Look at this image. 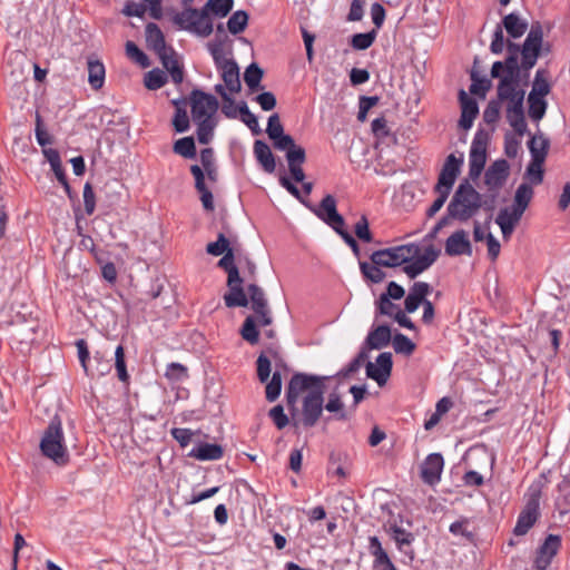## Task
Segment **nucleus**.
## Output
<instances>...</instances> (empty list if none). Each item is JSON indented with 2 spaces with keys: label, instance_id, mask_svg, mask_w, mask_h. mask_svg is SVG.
Here are the masks:
<instances>
[{
  "label": "nucleus",
  "instance_id": "obj_5",
  "mask_svg": "<svg viewBox=\"0 0 570 570\" xmlns=\"http://www.w3.org/2000/svg\"><path fill=\"white\" fill-rule=\"evenodd\" d=\"M40 451L43 456L52 460L59 466H65L70 461V455L65 444L62 422L58 414L51 417L48 426L43 431L40 441Z\"/></svg>",
  "mask_w": 570,
  "mask_h": 570
},
{
  "label": "nucleus",
  "instance_id": "obj_13",
  "mask_svg": "<svg viewBox=\"0 0 570 570\" xmlns=\"http://www.w3.org/2000/svg\"><path fill=\"white\" fill-rule=\"evenodd\" d=\"M510 175V164L508 160L501 158L494 160L485 170L484 183L489 190L492 191V202L498 195V191L504 186Z\"/></svg>",
  "mask_w": 570,
  "mask_h": 570
},
{
  "label": "nucleus",
  "instance_id": "obj_25",
  "mask_svg": "<svg viewBox=\"0 0 570 570\" xmlns=\"http://www.w3.org/2000/svg\"><path fill=\"white\" fill-rule=\"evenodd\" d=\"M432 292V286L425 282H415L410 288V293L404 301V308L407 314L414 313L428 298Z\"/></svg>",
  "mask_w": 570,
  "mask_h": 570
},
{
  "label": "nucleus",
  "instance_id": "obj_2",
  "mask_svg": "<svg viewBox=\"0 0 570 570\" xmlns=\"http://www.w3.org/2000/svg\"><path fill=\"white\" fill-rule=\"evenodd\" d=\"M234 0H208L202 9L188 7L173 17V22L180 30L189 31L198 37L206 38L214 31L210 13L225 18L233 10Z\"/></svg>",
  "mask_w": 570,
  "mask_h": 570
},
{
  "label": "nucleus",
  "instance_id": "obj_62",
  "mask_svg": "<svg viewBox=\"0 0 570 570\" xmlns=\"http://www.w3.org/2000/svg\"><path fill=\"white\" fill-rule=\"evenodd\" d=\"M165 377L169 382H181L188 377V370L185 365L180 363H169L166 367Z\"/></svg>",
  "mask_w": 570,
  "mask_h": 570
},
{
  "label": "nucleus",
  "instance_id": "obj_1",
  "mask_svg": "<svg viewBox=\"0 0 570 570\" xmlns=\"http://www.w3.org/2000/svg\"><path fill=\"white\" fill-rule=\"evenodd\" d=\"M330 376L296 372L286 389V406L294 428L309 429L316 425L323 413L325 382Z\"/></svg>",
  "mask_w": 570,
  "mask_h": 570
},
{
  "label": "nucleus",
  "instance_id": "obj_59",
  "mask_svg": "<svg viewBox=\"0 0 570 570\" xmlns=\"http://www.w3.org/2000/svg\"><path fill=\"white\" fill-rule=\"evenodd\" d=\"M522 215H523L522 213H520L519 210H517L512 207H511V209L505 207V208L500 209V212L495 218V223L499 226L515 227L519 224Z\"/></svg>",
  "mask_w": 570,
  "mask_h": 570
},
{
  "label": "nucleus",
  "instance_id": "obj_23",
  "mask_svg": "<svg viewBox=\"0 0 570 570\" xmlns=\"http://www.w3.org/2000/svg\"><path fill=\"white\" fill-rule=\"evenodd\" d=\"M459 102L461 107L459 127L468 131L472 128L473 121L479 115V105L478 101L470 97L463 89L459 91Z\"/></svg>",
  "mask_w": 570,
  "mask_h": 570
},
{
  "label": "nucleus",
  "instance_id": "obj_60",
  "mask_svg": "<svg viewBox=\"0 0 570 570\" xmlns=\"http://www.w3.org/2000/svg\"><path fill=\"white\" fill-rule=\"evenodd\" d=\"M125 48L128 58H130L137 65L142 68L150 66L148 56L134 41H127Z\"/></svg>",
  "mask_w": 570,
  "mask_h": 570
},
{
  "label": "nucleus",
  "instance_id": "obj_40",
  "mask_svg": "<svg viewBox=\"0 0 570 570\" xmlns=\"http://www.w3.org/2000/svg\"><path fill=\"white\" fill-rule=\"evenodd\" d=\"M105 66L99 60H88V82L92 89L98 90L105 83Z\"/></svg>",
  "mask_w": 570,
  "mask_h": 570
},
{
  "label": "nucleus",
  "instance_id": "obj_24",
  "mask_svg": "<svg viewBox=\"0 0 570 570\" xmlns=\"http://www.w3.org/2000/svg\"><path fill=\"white\" fill-rule=\"evenodd\" d=\"M524 45V58H531L533 62H537L541 56V50L543 46V29L539 21H535L531 24V28L527 35V38L523 41Z\"/></svg>",
  "mask_w": 570,
  "mask_h": 570
},
{
  "label": "nucleus",
  "instance_id": "obj_50",
  "mask_svg": "<svg viewBox=\"0 0 570 570\" xmlns=\"http://www.w3.org/2000/svg\"><path fill=\"white\" fill-rule=\"evenodd\" d=\"M237 110L240 117V120L252 130L254 135H261L262 129L258 124L257 117L249 110L247 104L245 101H240L237 105Z\"/></svg>",
  "mask_w": 570,
  "mask_h": 570
},
{
  "label": "nucleus",
  "instance_id": "obj_4",
  "mask_svg": "<svg viewBox=\"0 0 570 570\" xmlns=\"http://www.w3.org/2000/svg\"><path fill=\"white\" fill-rule=\"evenodd\" d=\"M483 206L482 195L468 181H462L448 205V215L455 220L466 222Z\"/></svg>",
  "mask_w": 570,
  "mask_h": 570
},
{
  "label": "nucleus",
  "instance_id": "obj_18",
  "mask_svg": "<svg viewBox=\"0 0 570 570\" xmlns=\"http://www.w3.org/2000/svg\"><path fill=\"white\" fill-rule=\"evenodd\" d=\"M463 165V156L456 157L454 154H450L443 164V167L439 174L436 189L441 187L451 189L453 188L455 180L461 171Z\"/></svg>",
  "mask_w": 570,
  "mask_h": 570
},
{
  "label": "nucleus",
  "instance_id": "obj_63",
  "mask_svg": "<svg viewBox=\"0 0 570 570\" xmlns=\"http://www.w3.org/2000/svg\"><path fill=\"white\" fill-rule=\"evenodd\" d=\"M171 125L177 134L186 132L190 128V120L186 108H176Z\"/></svg>",
  "mask_w": 570,
  "mask_h": 570
},
{
  "label": "nucleus",
  "instance_id": "obj_38",
  "mask_svg": "<svg viewBox=\"0 0 570 570\" xmlns=\"http://www.w3.org/2000/svg\"><path fill=\"white\" fill-rule=\"evenodd\" d=\"M548 109V101L546 97L528 95V115L532 121L539 122L546 115Z\"/></svg>",
  "mask_w": 570,
  "mask_h": 570
},
{
  "label": "nucleus",
  "instance_id": "obj_10",
  "mask_svg": "<svg viewBox=\"0 0 570 570\" xmlns=\"http://www.w3.org/2000/svg\"><path fill=\"white\" fill-rule=\"evenodd\" d=\"M489 141L490 132L479 127L473 137L469 154V177L473 180L479 178L484 170Z\"/></svg>",
  "mask_w": 570,
  "mask_h": 570
},
{
  "label": "nucleus",
  "instance_id": "obj_42",
  "mask_svg": "<svg viewBox=\"0 0 570 570\" xmlns=\"http://www.w3.org/2000/svg\"><path fill=\"white\" fill-rule=\"evenodd\" d=\"M264 77V70L256 63L252 62L244 72V81L250 92L263 89L261 82Z\"/></svg>",
  "mask_w": 570,
  "mask_h": 570
},
{
  "label": "nucleus",
  "instance_id": "obj_16",
  "mask_svg": "<svg viewBox=\"0 0 570 570\" xmlns=\"http://www.w3.org/2000/svg\"><path fill=\"white\" fill-rule=\"evenodd\" d=\"M216 69L220 72V77L232 94H238L242 89L239 79V67L234 59H227L219 56L217 61H214Z\"/></svg>",
  "mask_w": 570,
  "mask_h": 570
},
{
  "label": "nucleus",
  "instance_id": "obj_64",
  "mask_svg": "<svg viewBox=\"0 0 570 570\" xmlns=\"http://www.w3.org/2000/svg\"><path fill=\"white\" fill-rule=\"evenodd\" d=\"M400 309L399 305L394 304L391 298L385 295H380L375 301V314L394 317L395 312Z\"/></svg>",
  "mask_w": 570,
  "mask_h": 570
},
{
  "label": "nucleus",
  "instance_id": "obj_44",
  "mask_svg": "<svg viewBox=\"0 0 570 570\" xmlns=\"http://www.w3.org/2000/svg\"><path fill=\"white\" fill-rule=\"evenodd\" d=\"M383 266H379L375 263L360 262V271L365 281L372 284H379L386 277L385 272L382 269Z\"/></svg>",
  "mask_w": 570,
  "mask_h": 570
},
{
  "label": "nucleus",
  "instance_id": "obj_30",
  "mask_svg": "<svg viewBox=\"0 0 570 570\" xmlns=\"http://www.w3.org/2000/svg\"><path fill=\"white\" fill-rule=\"evenodd\" d=\"M163 67L169 72L171 80L180 85L184 80V66L179 62L177 52L169 46V50L158 56Z\"/></svg>",
  "mask_w": 570,
  "mask_h": 570
},
{
  "label": "nucleus",
  "instance_id": "obj_37",
  "mask_svg": "<svg viewBox=\"0 0 570 570\" xmlns=\"http://www.w3.org/2000/svg\"><path fill=\"white\" fill-rule=\"evenodd\" d=\"M173 153L185 158L194 159L197 156V148L193 136L181 137L174 141Z\"/></svg>",
  "mask_w": 570,
  "mask_h": 570
},
{
  "label": "nucleus",
  "instance_id": "obj_35",
  "mask_svg": "<svg viewBox=\"0 0 570 570\" xmlns=\"http://www.w3.org/2000/svg\"><path fill=\"white\" fill-rule=\"evenodd\" d=\"M471 519L468 517H460V519L452 522L449 527V531L454 537H462L468 543H475L476 533L470 529Z\"/></svg>",
  "mask_w": 570,
  "mask_h": 570
},
{
  "label": "nucleus",
  "instance_id": "obj_9",
  "mask_svg": "<svg viewBox=\"0 0 570 570\" xmlns=\"http://www.w3.org/2000/svg\"><path fill=\"white\" fill-rule=\"evenodd\" d=\"M542 484L538 482L530 484L525 493V504L518 515L513 533L515 535H524L535 524L540 518V499L542 495Z\"/></svg>",
  "mask_w": 570,
  "mask_h": 570
},
{
  "label": "nucleus",
  "instance_id": "obj_27",
  "mask_svg": "<svg viewBox=\"0 0 570 570\" xmlns=\"http://www.w3.org/2000/svg\"><path fill=\"white\" fill-rule=\"evenodd\" d=\"M243 283L244 281L240 276L232 283L227 279L228 292L224 295V302L228 308L246 307L248 305L249 299L244 291Z\"/></svg>",
  "mask_w": 570,
  "mask_h": 570
},
{
  "label": "nucleus",
  "instance_id": "obj_7",
  "mask_svg": "<svg viewBox=\"0 0 570 570\" xmlns=\"http://www.w3.org/2000/svg\"><path fill=\"white\" fill-rule=\"evenodd\" d=\"M528 148L531 155V161L525 169V178L530 185H540L544 178L543 165L550 149V139L543 134L530 135Z\"/></svg>",
  "mask_w": 570,
  "mask_h": 570
},
{
  "label": "nucleus",
  "instance_id": "obj_56",
  "mask_svg": "<svg viewBox=\"0 0 570 570\" xmlns=\"http://www.w3.org/2000/svg\"><path fill=\"white\" fill-rule=\"evenodd\" d=\"M393 348L396 354L410 356L414 353L416 345L406 335L396 333L393 338Z\"/></svg>",
  "mask_w": 570,
  "mask_h": 570
},
{
  "label": "nucleus",
  "instance_id": "obj_51",
  "mask_svg": "<svg viewBox=\"0 0 570 570\" xmlns=\"http://www.w3.org/2000/svg\"><path fill=\"white\" fill-rule=\"evenodd\" d=\"M249 16L245 10L235 11L227 21L228 31L232 35L242 33L248 24Z\"/></svg>",
  "mask_w": 570,
  "mask_h": 570
},
{
  "label": "nucleus",
  "instance_id": "obj_41",
  "mask_svg": "<svg viewBox=\"0 0 570 570\" xmlns=\"http://www.w3.org/2000/svg\"><path fill=\"white\" fill-rule=\"evenodd\" d=\"M533 188L530 184L522 183L515 190L512 208L519 210L520 213H524L528 208L532 197H533Z\"/></svg>",
  "mask_w": 570,
  "mask_h": 570
},
{
  "label": "nucleus",
  "instance_id": "obj_19",
  "mask_svg": "<svg viewBox=\"0 0 570 570\" xmlns=\"http://www.w3.org/2000/svg\"><path fill=\"white\" fill-rule=\"evenodd\" d=\"M440 254L441 250L439 248H435L433 245H429L425 247L423 254H417L416 259L411 264L404 265L402 271L409 276V278L413 279L433 265Z\"/></svg>",
  "mask_w": 570,
  "mask_h": 570
},
{
  "label": "nucleus",
  "instance_id": "obj_45",
  "mask_svg": "<svg viewBox=\"0 0 570 570\" xmlns=\"http://www.w3.org/2000/svg\"><path fill=\"white\" fill-rule=\"evenodd\" d=\"M549 71L547 69L540 68L537 70L532 89L529 94H534V96L546 97L551 91V83L548 80Z\"/></svg>",
  "mask_w": 570,
  "mask_h": 570
},
{
  "label": "nucleus",
  "instance_id": "obj_34",
  "mask_svg": "<svg viewBox=\"0 0 570 570\" xmlns=\"http://www.w3.org/2000/svg\"><path fill=\"white\" fill-rule=\"evenodd\" d=\"M254 155L266 173L272 174L275 171V156L264 140H255Z\"/></svg>",
  "mask_w": 570,
  "mask_h": 570
},
{
  "label": "nucleus",
  "instance_id": "obj_52",
  "mask_svg": "<svg viewBox=\"0 0 570 570\" xmlns=\"http://www.w3.org/2000/svg\"><path fill=\"white\" fill-rule=\"evenodd\" d=\"M168 77L165 71L155 68L148 71L144 78V85L148 90H157L167 83Z\"/></svg>",
  "mask_w": 570,
  "mask_h": 570
},
{
  "label": "nucleus",
  "instance_id": "obj_6",
  "mask_svg": "<svg viewBox=\"0 0 570 570\" xmlns=\"http://www.w3.org/2000/svg\"><path fill=\"white\" fill-rule=\"evenodd\" d=\"M281 185L294 197H296L305 207H307L317 218L324 222L331 228L341 226L344 217L337 212V203L333 195L327 194L323 197L318 205H314L302 197L297 186L292 180L282 176Z\"/></svg>",
  "mask_w": 570,
  "mask_h": 570
},
{
  "label": "nucleus",
  "instance_id": "obj_8",
  "mask_svg": "<svg viewBox=\"0 0 570 570\" xmlns=\"http://www.w3.org/2000/svg\"><path fill=\"white\" fill-rule=\"evenodd\" d=\"M528 27V21L522 19L517 12L505 14L501 22L494 28L490 51L494 55H501L503 52L505 46L503 29L507 31L510 39H519L527 32Z\"/></svg>",
  "mask_w": 570,
  "mask_h": 570
},
{
  "label": "nucleus",
  "instance_id": "obj_54",
  "mask_svg": "<svg viewBox=\"0 0 570 570\" xmlns=\"http://www.w3.org/2000/svg\"><path fill=\"white\" fill-rule=\"evenodd\" d=\"M233 249L232 242L224 233H219L215 242H210L206 245V253L212 256H220L223 253H227Z\"/></svg>",
  "mask_w": 570,
  "mask_h": 570
},
{
  "label": "nucleus",
  "instance_id": "obj_49",
  "mask_svg": "<svg viewBox=\"0 0 570 570\" xmlns=\"http://www.w3.org/2000/svg\"><path fill=\"white\" fill-rule=\"evenodd\" d=\"M217 266L227 273V279H229L230 283L238 279V276H240L239 269L235 265L234 249L223 253V257L218 261Z\"/></svg>",
  "mask_w": 570,
  "mask_h": 570
},
{
  "label": "nucleus",
  "instance_id": "obj_26",
  "mask_svg": "<svg viewBox=\"0 0 570 570\" xmlns=\"http://www.w3.org/2000/svg\"><path fill=\"white\" fill-rule=\"evenodd\" d=\"M397 252H401V249H397L394 246L377 249L370 255V259L372 263H375L379 266H384L389 268H394L402 265L404 266V264L407 263V258L400 256Z\"/></svg>",
  "mask_w": 570,
  "mask_h": 570
},
{
  "label": "nucleus",
  "instance_id": "obj_28",
  "mask_svg": "<svg viewBox=\"0 0 570 570\" xmlns=\"http://www.w3.org/2000/svg\"><path fill=\"white\" fill-rule=\"evenodd\" d=\"M145 40L147 48L153 50L157 56L169 50V46L166 45L164 32L155 22H148L146 24Z\"/></svg>",
  "mask_w": 570,
  "mask_h": 570
},
{
  "label": "nucleus",
  "instance_id": "obj_57",
  "mask_svg": "<svg viewBox=\"0 0 570 570\" xmlns=\"http://www.w3.org/2000/svg\"><path fill=\"white\" fill-rule=\"evenodd\" d=\"M247 292L252 302V309L254 312H262V308H265L267 305V299L265 297V293L262 287L256 284H249L247 286Z\"/></svg>",
  "mask_w": 570,
  "mask_h": 570
},
{
  "label": "nucleus",
  "instance_id": "obj_14",
  "mask_svg": "<svg viewBox=\"0 0 570 570\" xmlns=\"http://www.w3.org/2000/svg\"><path fill=\"white\" fill-rule=\"evenodd\" d=\"M537 62L528 63V68H533ZM524 69L523 65V57L520 58L518 56L507 55L505 59L503 61H494L490 75L491 78L495 79H510L513 81V76H518L519 70Z\"/></svg>",
  "mask_w": 570,
  "mask_h": 570
},
{
  "label": "nucleus",
  "instance_id": "obj_11",
  "mask_svg": "<svg viewBox=\"0 0 570 570\" xmlns=\"http://www.w3.org/2000/svg\"><path fill=\"white\" fill-rule=\"evenodd\" d=\"M257 379L262 383H266L265 397L268 402L276 401L282 392V375L278 371H275L271 376V360L261 353L256 360Z\"/></svg>",
  "mask_w": 570,
  "mask_h": 570
},
{
  "label": "nucleus",
  "instance_id": "obj_32",
  "mask_svg": "<svg viewBox=\"0 0 570 570\" xmlns=\"http://www.w3.org/2000/svg\"><path fill=\"white\" fill-rule=\"evenodd\" d=\"M188 456L198 461H216L224 456V448L217 443L199 442L191 449Z\"/></svg>",
  "mask_w": 570,
  "mask_h": 570
},
{
  "label": "nucleus",
  "instance_id": "obj_22",
  "mask_svg": "<svg viewBox=\"0 0 570 570\" xmlns=\"http://www.w3.org/2000/svg\"><path fill=\"white\" fill-rule=\"evenodd\" d=\"M444 253L446 256H471L472 244L469 239L468 233L464 229H458L452 233L445 240Z\"/></svg>",
  "mask_w": 570,
  "mask_h": 570
},
{
  "label": "nucleus",
  "instance_id": "obj_3",
  "mask_svg": "<svg viewBox=\"0 0 570 570\" xmlns=\"http://www.w3.org/2000/svg\"><path fill=\"white\" fill-rule=\"evenodd\" d=\"M10 327L9 340L12 348L27 355L31 351L32 344L37 341L40 322L31 314L17 312L7 322Z\"/></svg>",
  "mask_w": 570,
  "mask_h": 570
},
{
  "label": "nucleus",
  "instance_id": "obj_39",
  "mask_svg": "<svg viewBox=\"0 0 570 570\" xmlns=\"http://www.w3.org/2000/svg\"><path fill=\"white\" fill-rule=\"evenodd\" d=\"M227 40L228 36L226 35L224 23L220 22L216 26L215 38L207 43V49L214 61H217L219 56H224V46Z\"/></svg>",
  "mask_w": 570,
  "mask_h": 570
},
{
  "label": "nucleus",
  "instance_id": "obj_46",
  "mask_svg": "<svg viewBox=\"0 0 570 570\" xmlns=\"http://www.w3.org/2000/svg\"><path fill=\"white\" fill-rule=\"evenodd\" d=\"M472 83L470 86V92L480 98H485L487 92L492 87V81L485 76H480L476 70L471 71Z\"/></svg>",
  "mask_w": 570,
  "mask_h": 570
},
{
  "label": "nucleus",
  "instance_id": "obj_58",
  "mask_svg": "<svg viewBox=\"0 0 570 570\" xmlns=\"http://www.w3.org/2000/svg\"><path fill=\"white\" fill-rule=\"evenodd\" d=\"M327 410L328 412L335 413V419L338 421H346L347 414L344 411V404L341 400V396L336 392H332L328 395V401L325 405H323V409Z\"/></svg>",
  "mask_w": 570,
  "mask_h": 570
},
{
  "label": "nucleus",
  "instance_id": "obj_31",
  "mask_svg": "<svg viewBox=\"0 0 570 570\" xmlns=\"http://www.w3.org/2000/svg\"><path fill=\"white\" fill-rule=\"evenodd\" d=\"M189 170L195 179V188L200 194L203 207L208 212L214 210V196L204 181L203 169L199 167V165L195 164L189 167Z\"/></svg>",
  "mask_w": 570,
  "mask_h": 570
},
{
  "label": "nucleus",
  "instance_id": "obj_53",
  "mask_svg": "<svg viewBox=\"0 0 570 570\" xmlns=\"http://www.w3.org/2000/svg\"><path fill=\"white\" fill-rule=\"evenodd\" d=\"M271 140L273 141L275 149L286 151V155H289L292 151H305L302 146L295 144V140L291 135L285 132Z\"/></svg>",
  "mask_w": 570,
  "mask_h": 570
},
{
  "label": "nucleus",
  "instance_id": "obj_12",
  "mask_svg": "<svg viewBox=\"0 0 570 570\" xmlns=\"http://www.w3.org/2000/svg\"><path fill=\"white\" fill-rule=\"evenodd\" d=\"M193 120L215 117L219 102L218 99L202 89H193L189 95Z\"/></svg>",
  "mask_w": 570,
  "mask_h": 570
},
{
  "label": "nucleus",
  "instance_id": "obj_36",
  "mask_svg": "<svg viewBox=\"0 0 570 570\" xmlns=\"http://www.w3.org/2000/svg\"><path fill=\"white\" fill-rule=\"evenodd\" d=\"M286 159L294 181L303 183L305 179V173L302 166L306 160V151H292L289 155H286Z\"/></svg>",
  "mask_w": 570,
  "mask_h": 570
},
{
  "label": "nucleus",
  "instance_id": "obj_55",
  "mask_svg": "<svg viewBox=\"0 0 570 570\" xmlns=\"http://www.w3.org/2000/svg\"><path fill=\"white\" fill-rule=\"evenodd\" d=\"M115 367L119 381L128 384L130 376L127 372L126 354L122 344H119L115 350Z\"/></svg>",
  "mask_w": 570,
  "mask_h": 570
},
{
  "label": "nucleus",
  "instance_id": "obj_15",
  "mask_svg": "<svg viewBox=\"0 0 570 570\" xmlns=\"http://www.w3.org/2000/svg\"><path fill=\"white\" fill-rule=\"evenodd\" d=\"M560 548L561 537L558 534H548L535 552L533 568L535 570H547Z\"/></svg>",
  "mask_w": 570,
  "mask_h": 570
},
{
  "label": "nucleus",
  "instance_id": "obj_21",
  "mask_svg": "<svg viewBox=\"0 0 570 570\" xmlns=\"http://www.w3.org/2000/svg\"><path fill=\"white\" fill-rule=\"evenodd\" d=\"M444 466V459L441 453H430L421 465V479L429 485L440 482Z\"/></svg>",
  "mask_w": 570,
  "mask_h": 570
},
{
  "label": "nucleus",
  "instance_id": "obj_17",
  "mask_svg": "<svg viewBox=\"0 0 570 570\" xmlns=\"http://www.w3.org/2000/svg\"><path fill=\"white\" fill-rule=\"evenodd\" d=\"M366 376L374 380L379 386H384L393 368L392 353L383 352L376 357V363L367 362Z\"/></svg>",
  "mask_w": 570,
  "mask_h": 570
},
{
  "label": "nucleus",
  "instance_id": "obj_61",
  "mask_svg": "<svg viewBox=\"0 0 570 570\" xmlns=\"http://www.w3.org/2000/svg\"><path fill=\"white\" fill-rule=\"evenodd\" d=\"M371 128L374 137L377 138L379 140L392 137L393 140L396 141V136L391 132V129L389 128L387 121L384 116L375 118L372 121Z\"/></svg>",
  "mask_w": 570,
  "mask_h": 570
},
{
  "label": "nucleus",
  "instance_id": "obj_48",
  "mask_svg": "<svg viewBox=\"0 0 570 570\" xmlns=\"http://www.w3.org/2000/svg\"><path fill=\"white\" fill-rule=\"evenodd\" d=\"M376 37V29H372L367 32L354 33L350 39V45L354 50H366L375 42Z\"/></svg>",
  "mask_w": 570,
  "mask_h": 570
},
{
  "label": "nucleus",
  "instance_id": "obj_20",
  "mask_svg": "<svg viewBox=\"0 0 570 570\" xmlns=\"http://www.w3.org/2000/svg\"><path fill=\"white\" fill-rule=\"evenodd\" d=\"M497 96L499 97V101L507 102L505 107L518 108L519 105L523 107L525 91L520 89L515 81L501 79L497 87Z\"/></svg>",
  "mask_w": 570,
  "mask_h": 570
},
{
  "label": "nucleus",
  "instance_id": "obj_33",
  "mask_svg": "<svg viewBox=\"0 0 570 570\" xmlns=\"http://www.w3.org/2000/svg\"><path fill=\"white\" fill-rule=\"evenodd\" d=\"M391 340V327L387 324H382L372 327L364 342L367 348L381 350L389 345Z\"/></svg>",
  "mask_w": 570,
  "mask_h": 570
},
{
  "label": "nucleus",
  "instance_id": "obj_29",
  "mask_svg": "<svg viewBox=\"0 0 570 570\" xmlns=\"http://www.w3.org/2000/svg\"><path fill=\"white\" fill-rule=\"evenodd\" d=\"M368 551L374 558L373 567L375 569L397 570L376 535L368 538Z\"/></svg>",
  "mask_w": 570,
  "mask_h": 570
},
{
  "label": "nucleus",
  "instance_id": "obj_47",
  "mask_svg": "<svg viewBox=\"0 0 570 570\" xmlns=\"http://www.w3.org/2000/svg\"><path fill=\"white\" fill-rule=\"evenodd\" d=\"M240 335L243 340L248 342L252 345H255L259 341V330L256 322V318L253 315H248L242 327H240Z\"/></svg>",
  "mask_w": 570,
  "mask_h": 570
},
{
  "label": "nucleus",
  "instance_id": "obj_43",
  "mask_svg": "<svg viewBox=\"0 0 570 570\" xmlns=\"http://www.w3.org/2000/svg\"><path fill=\"white\" fill-rule=\"evenodd\" d=\"M197 125V140L199 144L207 145L214 136V129L217 126L215 117L194 120Z\"/></svg>",
  "mask_w": 570,
  "mask_h": 570
}]
</instances>
